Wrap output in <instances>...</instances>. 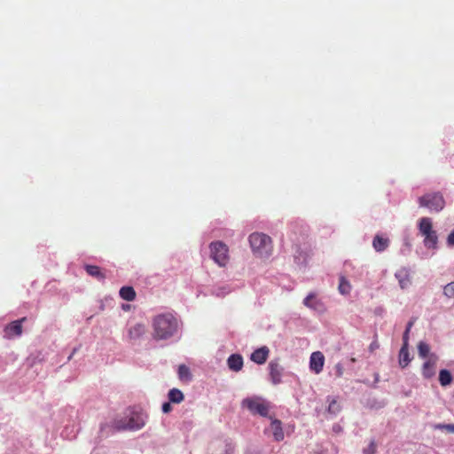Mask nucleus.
Returning a JSON list of instances; mask_svg holds the SVG:
<instances>
[{
  "label": "nucleus",
  "instance_id": "nucleus-1",
  "mask_svg": "<svg viewBox=\"0 0 454 454\" xmlns=\"http://www.w3.org/2000/svg\"><path fill=\"white\" fill-rule=\"evenodd\" d=\"M153 338L156 340H169L178 334L181 323L171 313H162L153 319Z\"/></svg>",
  "mask_w": 454,
  "mask_h": 454
},
{
  "label": "nucleus",
  "instance_id": "nucleus-2",
  "mask_svg": "<svg viewBox=\"0 0 454 454\" xmlns=\"http://www.w3.org/2000/svg\"><path fill=\"white\" fill-rule=\"evenodd\" d=\"M419 233L423 237V245L432 250L434 254L439 248V238L436 231L433 227V221L429 217H421L418 221Z\"/></svg>",
  "mask_w": 454,
  "mask_h": 454
},
{
  "label": "nucleus",
  "instance_id": "nucleus-3",
  "mask_svg": "<svg viewBox=\"0 0 454 454\" xmlns=\"http://www.w3.org/2000/svg\"><path fill=\"white\" fill-rule=\"evenodd\" d=\"M146 418L141 411H129L124 419L114 421V427L117 430H139L145 425Z\"/></svg>",
  "mask_w": 454,
  "mask_h": 454
},
{
  "label": "nucleus",
  "instance_id": "nucleus-4",
  "mask_svg": "<svg viewBox=\"0 0 454 454\" xmlns=\"http://www.w3.org/2000/svg\"><path fill=\"white\" fill-rule=\"evenodd\" d=\"M249 243L254 254L260 257H267L271 254V239L261 232H254L249 236Z\"/></svg>",
  "mask_w": 454,
  "mask_h": 454
},
{
  "label": "nucleus",
  "instance_id": "nucleus-5",
  "mask_svg": "<svg viewBox=\"0 0 454 454\" xmlns=\"http://www.w3.org/2000/svg\"><path fill=\"white\" fill-rule=\"evenodd\" d=\"M210 258L219 266L225 267L229 261V247L223 241H214L209 244Z\"/></svg>",
  "mask_w": 454,
  "mask_h": 454
},
{
  "label": "nucleus",
  "instance_id": "nucleus-6",
  "mask_svg": "<svg viewBox=\"0 0 454 454\" xmlns=\"http://www.w3.org/2000/svg\"><path fill=\"white\" fill-rule=\"evenodd\" d=\"M419 205L431 212H440L445 206V200L440 192L427 193L418 199Z\"/></svg>",
  "mask_w": 454,
  "mask_h": 454
},
{
  "label": "nucleus",
  "instance_id": "nucleus-7",
  "mask_svg": "<svg viewBox=\"0 0 454 454\" xmlns=\"http://www.w3.org/2000/svg\"><path fill=\"white\" fill-rule=\"evenodd\" d=\"M242 405L247 407L252 413L260 414L263 417L267 416L269 411V406L266 402L257 396L244 399Z\"/></svg>",
  "mask_w": 454,
  "mask_h": 454
},
{
  "label": "nucleus",
  "instance_id": "nucleus-8",
  "mask_svg": "<svg viewBox=\"0 0 454 454\" xmlns=\"http://www.w3.org/2000/svg\"><path fill=\"white\" fill-rule=\"evenodd\" d=\"M303 305L318 313H324L326 310L325 303L313 293L304 298Z\"/></svg>",
  "mask_w": 454,
  "mask_h": 454
},
{
  "label": "nucleus",
  "instance_id": "nucleus-9",
  "mask_svg": "<svg viewBox=\"0 0 454 454\" xmlns=\"http://www.w3.org/2000/svg\"><path fill=\"white\" fill-rule=\"evenodd\" d=\"M438 361V356L435 354H431L425 361L422 366V375L426 379H431L435 375V368Z\"/></svg>",
  "mask_w": 454,
  "mask_h": 454
},
{
  "label": "nucleus",
  "instance_id": "nucleus-10",
  "mask_svg": "<svg viewBox=\"0 0 454 454\" xmlns=\"http://www.w3.org/2000/svg\"><path fill=\"white\" fill-rule=\"evenodd\" d=\"M26 317L12 322L4 328V336L8 339L19 337L22 333V323Z\"/></svg>",
  "mask_w": 454,
  "mask_h": 454
},
{
  "label": "nucleus",
  "instance_id": "nucleus-11",
  "mask_svg": "<svg viewBox=\"0 0 454 454\" xmlns=\"http://www.w3.org/2000/svg\"><path fill=\"white\" fill-rule=\"evenodd\" d=\"M265 434H271L277 442L282 441L285 435L281 421L278 419H271L270 427L265 429Z\"/></svg>",
  "mask_w": 454,
  "mask_h": 454
},
{
  "label": "nucleus",
  "instance_id": "nucleus-12",
  "mask_svg": "<svg viewBox=\"0 0 454 454\" xmlns=\"http://www.w3.org/2000/svg\"><path fill=\"white\" fill-rule=\"evenodd\" d=\"M325 364V356L322 352L316 351L310 355L309 368L312 372L318 374L322 372Z\"/></svg>",
  "mask_w": 454,
  "mask_h": 454
},
{
  "label": "nucleus",
  "instance_id": "nucleus-13",
  "mask_svg": "<svg viewBox=\"0 0 454 454\" xmlns=\"http://www.w3.org/2000/svg\"><path fill=\"white\" fill-rule=\"evenodd\" d=\"M270 380L274 385L281 382L283 368L276 361H271L269 364Z\"/></svg>",
  "mask_w": 454,
  "mask_h": 454
},
{
  "label": "nucleus",
  "instance_id": "nucleus-14",
  "mask_svg": "<svg viewBox=\"0 0 454 454\" xmlns=\"http://www.w3.org/2000/svg\"><path fill=\"white\" fill-rule=\"evenodd\" d=\"M402 289L409 287L411 284L410 270L407 268H401L395 273Z\"/></svg>",
  "mask_w": 454,
  "mask_h": 454
},
{
  "label": "nucleus",
  "instance_id": "nucleus-15",
  "mask_svg": "<svg viewBox=\"0 0 454 454\" xmlns=\"http://www.w3.org/2000/svg\"><path fill=\"white\" fill-rule=\"evenodd\" d=\"M269 348L262 347L254 350L251 355V360L258 364H262L266 362L269 356Z\"/></svg>",
  "mask_w": 454,
  "mask_h": 454
},
{
  "label": "nucleus",
  "instance_id": "nucleus-16",
  "mask_svg": "<svg viewBox=\"0 0 454 454\" xmlns=\"http://www.w3.org/2000/svg\"><path fill=\"white\" fill-rule=\"evenodd\" d=\"M227 364L230 370L239 372L243 367V358L239 354L231 355L227 359Z\"/></svg>",
  "mask_w": 454,
  "mask_h": 454
},
{
  "label": "nucleus",
  "instance_id": "nucleus-17",
  "mask_svg": "<svg viewBox=\"0 0 454 454\" xmlns=\"http://www.w3.org/2000/svg\"><path fill=\"white\" fill-rule=\"evenodd\" d=\"M231 291L232 288L231 287L230 285L222 284L215 286L211 290V294L216 297H224L225 295L231 293Z\"/></svg>",
  "mask_w": 454,
  "mask_h": 454
},
{
  "label": "nucleus",
  "instance_id": "nucleus-18",
  "mask_svg": "<svg viewBox=\"0 0 454 454\" xmlns=\"http://www.w3.org/2000/svg\"><path fill=\"white\" fill-rule=\"evenodd\" d=\"M145 333V327L143 324H136L129 329V337L132 340H137Z\"/></svg>",
  "mask_w": 454,
  "mask_h": 454
},
{
  "label": "nucleus",
  "instance_id": "nucleus-19",
  "mask_svg": "<svg viewBox=\"0 0 454 454\" xmlns=\"http://www.w3.org/2000/svg\"><path fill=\"white\" fill-rule=\"evenodd\" d=\"M410 362L411 358L408 350V344L405 341V343H403L399 352V364L401 365V367L404 368L409 364Z\"/></svg>",
  "mask_w": 454,
  "mask_h": 454
},
{
  "label": "nucleus",
  "instance_id": "nucleus-20",
  "mask_svg": "<svg viewBox=\"0 0 454 454\" xmlns=\"http://www.w3.org/2000/svg\"><path fill=\"white\" fill-rule=\"evenodd\" d=\"M389 240L387 239L382 238L380 235H376L372 241L373 248L377 252H383L388 247Z\"/></svg>",
  "mask_w": 454,
  "mask_h": 454
},
{
  "label": "nucleus",
  "instance_id": "nucleus-21",
  "mask_svg": "<svg viewBox=\"0 0 454 454\" xmlns=\"http://www.w3.org/2000/svg\"><path fill=\"white\" fill-rule=\"evenodd\" d=\"M120 296L128 301H131L136 297V293L134 289L130 286H123L120 289Z\"/></svg>",
  "mask_w": 454,
  "mask_h": 454
},
{
  "label": "nucleus",
  "instance_id": "nucleus-22",
  "mask_svg": "<svg viewBox=\"0 0 454 454\" xmlns=\"http://www.w3.org/2000/svg\"><path fill=\"white\" fill-rule=\"evenodd\" d=\"M168 395L169 402L174 403H180L184 397L183 392L177 388H172L171 390H169Z\"/></svg>",
  "mask_w": 454,
  "mask_h": 454
},
{
  "label": "nucleus",
  "instance_id": "nucleus-23",
  "mask_svg": "<svg viewBox=\"0 0 454 454\" xmlns=\"http://www.w3.org/2000/svg\"><path fill=\"white\" fill-rule=\"evenodd\" d=\"M439 381L442 387L450 385L452 381V376L450 372L446 369L441 370L439 372Z\"/></svg>",
  "mask_w": 454,
  "mask_h": 454
},
{
  "label": "nucleus",
  "instance_id": "nucleus-24",
  "mask_svg": "<svg viewBox=\"0 0 454 454\" xmlns=\"http://www.w3.org/2000/svg\"><path fill=\"white\" fill-rule=\"evenodd\" d=\"M338 289L342 295H348L350 294L351 285L344 277H340Z\"/></svg>",
  "mask_w": 454,
  "mask_h": 454
},
{
  "label": "nucleus",
  "instance_id": "nucleus-25",
  "mask_svg": "<svg viewBox=\"0 0 454 454\" xmlns=\"http://www.w3.org/2000/svg\"><path fill=\"white\" fill-rule=\"evenodd\" d=\"M418 353L419 356L422 358H428V356L432 354L430 353V347L427 343L424 341H420L418 345Z\"/></svg>",
  "mask_w": 454,
  "mask_h": 454
},
{
  "label": "nucleus",
  "instance_id": "nucleus-26",
  "mask_svg": "<svg viewBox=\"0 0 454 454\" xmlns=\"http://www.w3.org/2000/svg\"><path fill=\"white\" fill-rule=\"evenodd\" d=\"M328 401H329V405L327 408L328 413H330L332 415L338 414L341 409L339 402L335 398L328 399Z\"/></svg>",
  "mask_w": 454,
  "mask_h": 454
},
{
  "label": "nucleus",
  "instance_id": "nucleus-27",
  "mask_svg": "<svg viewBox=\"0 0 454 454\" xmlns=\"http://www.w3.org/2000/svg\"><path fill=\"white\" fill-rule=\"evenodd\" d=\"M86 271L89 275L92 277H96L98 278H104L105 276L101 272L100 268L94 265H87L86 266Z\"/></svg>",
  "mask_w": 454,
  "mask_h": 454
},
{
  "label": "nucleus",
  "instance_id": "nucleus-28",
  "mask_svg": "<svg viewBox=\"0 0 454 454\" xmlns=\"http://www.w3.org/2000/svg\"><path fill=\"white\" fill-rule=\"evenodd\" d=\"M178 376L182 380H190L191 373L187 366L182 364L178 367Z\"/></svg>",
  "mask_w": 454,
  "mask_h": 454
},
{
  "label": "nucleus",
  "instance_id": "nucleus-29",
  "mask_svg": "<svg viewBox=\"0 0 454 454\" xmlns=\"http://www.w3.org/2000/svg\"><path fill=\"white\" fill-rule=\"evenodd\" d=\"M443 294L448 299H454V281L447 284L443 287Z\"/></svg>",
  "mask_w": 454,
  "mask_h": 454
},
{
  "label": "nucleus",
  "instance_id": "nucleus-30",
  "mask_svg": "<svg viewBox=\"0 0 454 454\" xmlns=\"http://www.w3.org/2000/svg\"><path fill=\"white\" fill-rule=\"evenodd\" d=\"M434 429L445 430L448 433L454 434V424H436Z\"/></svg>",
  "mask_w": 454,
  "mask_h": 454
},
{
  "label": "nucleus",
  "instance_id": "nucleus-31",
  "mask_svg": "<svg viewBox=\"0 0 454 454\" xmlns=\"http://www.w3.org/2000/svg\"><path fill=\"white\" fill-rule=\"evenodd\" d=\"M233 446L231 443H225L223 446L220 447V453L219 454H232L233 453Z\"/></svg>",
  "mask_w": 454,
  "mask_h": 454
},
{
  "label": "nucleus",
  "instance_id": "nucleus-32",
  "mask_svg": "<svg viewBox=\"0 0 454 454\" xmlns=\"http://www.w3.org/2000/svg\"><path fill=\"white\" fill-rule=\"evenodd\" d=\"M344 368L340 363H338L334 367V374L336 377L340 378L343 375Z\"/></svg>",
  "mask_w": 454,
  "mask_h": 454
},
{
  "label": "nucleus",
  "instance_id": "nucleus-33",
  "mask_svg": "<svg viewBox=\"0 0 454 454\" xmlns=\"http://www.w3.org/2000/svg\"><path fill=\"white\" fill-rule=\"evenodd\" d=\"M446 243L450 247H454V230L448 235Z\"/></svg>",
  "mask_w": 454,
  "mask_h": 454
},
{
  "label": "nucleus",
  "instance_id": "nucleus-34",
  "mask_svg": "<svg viewBox=\"0 0 454 454\" xmlns=\"http://www.w3.org/2000/svg\"><path fill=\"white\" fill-rule=\"evenodd\" d=\"M376 451V445L374 442H371L368 448L364 450V454H374Z\"/></svg>",
  "mask_w": 454,
  "mask_h": 454
},
{
  "label": "nucleus",
  "instance_id": "nucleus-35",
  "mask_svg": "<svg viewBox=\"0 0 454 454\" xmlns=\"http://www.w3.org/2000/svg\"><path fill=\"white\" fill-rule=\"evenodd\" d=\"M380 347L379 342L375 340L369 346V351L373 352L375 349H378Z\"/></svg>",
  "mask_w": 454,
  "mask_h": 454
},
{
  "label": "nucleus",
  "instance_id": "nucleus-36",
  "mask_svg": "<svg viewBox=\"0 0 454 454\" xmlns=\"http://www.w3.org/2000/svg\"><path fill=\"white\" fill-rule=\"evenodd\" d=\"M172 407L169 403H164L162 404L161 410L164 413H168L171 411Z\"/></svg>",
  "mask_w": 454,
  "mask_h": 454
},
{
  "label": "nucleus",
  "instance_id": "nucleus-37",
  "mask_svg": "<svg viewBox=\"0 0 454 454\" xmlns=\"http://www.w3.org/2000/svg\"><path fill=\"white\" fill-rule=\"evenodd\" d=\"M412 325H413V323H412V322H409V323H408L407 327H406V330H405V331H406V334H409L410 330H411V328L412 327Z\"/></svg>",
  "mask_w": 454,
  "mask_h": 454
},
{
  "label": "nucleus",
  "instance_id": "nucleus-38",
  "mask_svg": "<svg viewBox=\"0 0 454 454\" xmlns=\"http://www.w3.org/2000/svg\"><path fill=\"white\" fill-rule=\"evenodd\" d=\"M408 336H409V334H406V331H405L403 333V343H405V341L408 343Z\"/></svg>",
  "mask_w": 454,
  "mask_h": 454
},
{
  "label": "nucleus",
  "instance_id": "nucleus-39",
  "mask_svg": "<svg viewBox=\"0 0 454 454\" xmlns=\"http://www.w3.org/2000/svg\"><path fill=\"white\" fill-rule=\"evenodd\" d=\"M75 351H76V348H74V351H73V353L68 356V359H69V360L71 359L72 356L75 353Z\"/></svg>",
  "mask_w": 454,
  "mask_h": 454
}]
</instances>
